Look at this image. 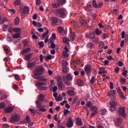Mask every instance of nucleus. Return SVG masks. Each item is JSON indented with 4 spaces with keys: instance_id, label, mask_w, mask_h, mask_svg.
Returning a JSON list of instances; mask_svg holds the SVG:
<instances>
[{
    "instance_id": "obj_55",
    "label": "nucleus",
    "mask_w": 128,
    "mask_h": 128,
    "mask_svg": "<svg viewBox=\"0 0 128 128\" xmlns=\"http://www.w3.org/2000/svg\"><path fill=\"white\" fill-rule=\"evenodd\" d=\"M92 106V103L90 102H88L86 104V106H87V108H90Z\"/></svg>"
},
{
    "instance_id": "obj_62",
    "label": "nucleus",
    "mask_w": 128,
    "mask_h": 128,
    "mask_svg": "<svg viewBox=\"0 0 128 128\" xmlns=\"http://www.w3.org/2000/svg\"><path fill=\"white\" fill-rule=\"evenodd\" d=\"M26 120L27 122H28V123L30 122V116H26Z\"/></svg>"
},
{
    "instance_id": "obj_27",
    "label": "nucleus",
    "mask_w": 128,
    "mask_h": 128,
    "mask_svg": "<svg viewBox=\"0 0 128 128\" xmlns=\"http://www.w3.org/2000/svg\"><path fill=\"white\" fill-rule=\"evenodd\" d=\"M22 4V2H20V0H16L14 2V6H20V4Z\"/></svg>"
},
{
    "instance_id": "obj_5",
    "label": "nucleus",
    "mask_w": 128,
    "mask_h": 128,
    "mask_svg": "<svg viewBox=\"0 0 128 128\" xmlns=\"http://www.w3.org/2000/svg\"><path fill=\"white\" fill-rule=\"evenodd\" d=\"M35 76H42L44 74V68L42 67L38 68L34 72Z\"/></svg>"
},
{
    "instance_id": "obj_47",
    "label": "nucleus",
    "mask_w": 128,
    "mask_h": 128,
    "mask_svg": "<svg viewBox=\"0 0 128 128\" xmlns=\"http://www.w3.org/2000/svg\"><path fill=\"white\" fill-rule=\"evenodd\" d=\"M68 42H70V40H68V38L64 37L63 38V42H64V44H68Z\"/></svg>"
},
{
    "instance_id": "obj_35",
    "label": "nucleus",
    "mask_w": 128,
    "mask_h": 128,
    "mask_svg": "<svg viewBox=\"0 0 128 128\" xmlns=\"http://www.w3.org/2000/svg\"><path fill=\"white\" fill-rule=\"evenodd\" d=\"M96 82V77L94 76H92L91 80H90V84H94Z\"/></svg>"
},
{
    "instance_id": "obj_31",
    "label": "nucleus",
    "mask_w": 128,
    "mask_h": 128,
    "mask_svg": "<svg viewBox=\"0 0 128 128\" xmlns=\"http://www.w3.org/2000/svg\"><path fill=\"white\" fill-rule=\"evenodd\" d=\"M34 78L36 80H40L41 82H42V80H44V78H42V76H34Z\"/></svg>"
},
{
    "instance_id": "obj_32",
    "label": "nucleus",
    "mask_w": 128,
    "mask_h": 128,
    "mask_svg": "<svg viewBox=\"0 0 128 128\" xmlns=\"http://www.w3.org/2000/svg\"><path fill=\"white\" fill-rule=\"evenodd\" d=\"M58 30L59 34H62V32H64V28L62 26H58Z\"/></svg>"
},
{
    "instance_id": "obj_14",
    "label": "nucleus",
    "mask_w": 128,
    "mask_h": 128,
    "mask_svg": "<svg viewBox=\"0 0 128 128\" xmlns=\"http://www.w3.org/2000/svg\"><path fill=\"white\" fill-rule=\"evenodd\" d=\"M36 64V61L32 62H29L28 64V68H35Z\"/></svg>"
},
{
    "instance_id": "obj_17",
    "label": "nucleus",
    "mask_w": 128,
    "mask_h": 128,
    "mask_svg": "<svg viewBox=\"0 0 128 128\" xmlns=\"http://www.w3.org/2000/svg\"><path fill=\"white\" fill-rule=\"evenodd\" d=\"M36 86H38V90L40 88H42L44 86H46V83L44 82H38L36 84Z\"/></svg>"
},
{
    "instance_id": "obj_54",
    "label": "nucleus",
    "mask_w": 128,
    "mask_h": 128,
    "mask_svg": "<svg viewBox=\"0 0 128 128\" xmlns=\"http://www.w3.org/2000/svg\"><path fill=\"white\" fill-rule=\"evenodd\" d=\"M4 52H6L7 54L10 53V50H8V46H5L4 47Z\"/></svg>"
},
{
    "instance_id": "obj_53",
    "label": "nucleus",
    "mask_w": 128,
    "mask_h": 128,
    "mask_svg": "<svg viewBox=\"0 0 128 128\" xmlns=\"http://www.w3.org/2000/svg\"><path fill=\"white\" fill-rule=\"evenodd\" d=\"M56 100L57 102H62V97L59 95L58 98H56Z\"/></svg>"
},
{
    "instance_id": "obj_63",
    "label": "nucleus",
    "mask_w": 128,
    "mask_h": 128,
    "mask_svg": "<svg viewBox=\"0 0 128 128\" xmlns=\"http://www.w3.org/2000/svg\"><path fill=\"white\" fill-rule=\"evenodd\" d=\"M23 44H24V46H28V41L26 40H24Z\"/></svg>"
},
{
    "instance_id": "obj_21",
    "label": "nucleus",
    "mask_w": 128,
    "mask_h": 128,
    "mask_svg": "<svg viewBox=\"0 0 128 128\" xmlns=\"http://www.w3.org/2000/svg\"><path fill=\"white\" fill-rule=\"evenodd\" d=\"M32 24L34 26H36V28H42V25L40 23H38L36 21L32 22Z\"/></svg>"
},
{
    "instance_id": "obj_11",
    "label": "nucleus",
    "mask_w": 128,
    "mask_h": 128,
    "mask_svg": "<svg viewBox=\"0 0 128 128\" xmlns=\"http://www.w3.org/2000/svg\"><path fill=\"white\" fill-rule=\"evenodd\" d=\"M14 110V108L13 107L8 106V107L4 108V112H6V114H10V113L12 112V110Z\"/></svg>"
},
{
    "instance_id": "obj_13",
    "label": "nucleus",
    "mask_w": 128,
    "mask_h": 128,
    "mask_svg": "<svg viewBox=\"0 0 128 128\" xmlns=\"http://www.w3.org/2000/svg\"><path fill=\"white\" fill-rule=\"evenodd\" d=\"M51 22L53 26L54 24H58V18L56 17H54L51 19Z\"/></svg>"
},
{
    "instance_id": "obj_25",
    "label": "nucleus",
    "mask_w": 128,
    "mask_h": 128,
    "mask_svg": "<svg viewBox=\"0 0 128 128\" xmlns=\"http://www.w3.org/2000/svg\"><path fill=\"white\" fill-rule=\"evenodd\" d=\"M30 52V48H27L22 52V54L24 56V54H28Z\"/></svg>"
},
{
    "instance_id": "obj_28",
    "label": "nucleus",
    "mask_w": 128,
    "mask_h": 128,
    "mask_svg": "<svg viewBox=\"0 0 128 128\" xmlns=\"http://www.w3.org/2000/svg\"><path fill=\"white\" fill-rule=\"evenodd\" d=\"M62 70L64 74H66V72H68V70H70L68 69V68L66 67V66L62 67Z\"/></svg>"
},
{
    "instance_id": "obj_34",
    "label": "nucleus",
    "mask_w": 128,
    "mask_h": 128,
    "mask_svg": "<svg viewBox=\"0 0 128 128\" xmlns=\"http://www.w3.org/2000/svg\"><path fill=\"white\" fill-rule=\"evenodd\" d=\"M82 26H86V20H81L80 22Z\"/></svg>"
},
{
    "instance_id": "obj_30",
    "label": "nucleus",
    "mask_w": 128,
    "mask_h": 128,
    "mask_svg": "<svg viewBox=\"0 0 128 128\" xmlns=\"http://www.w3.org/2000/svg\"><path fill=\"white\" fill-rule=\"evenodd\" d=\"M61 62H62V66H64V67L66 66H68V62L67 61H66L64 60H62Z\"/></svg>"
},
{
    "instance_id": "obj_37",
    "label": "nucleus",
    "mask_w": 128,
    "mask_h": 128,
    "mask_svg": "<svg viewBox=\"0 0 128 128\" xmlns=\"http://www.w3.org/2000/svg\"><path fill=\"white\" fill-rule=\"evenodd\" d=\"M75 36L74 32H72L70 34V38L74 40Z\"/></svg>"
},
{
    "instance_id": "obj_8",
    "label": "nucleus",
    "mask_w": 128,
    "mask_h": 128,
    "mask_svg": "<svg viewBox=\"0 0 128 128\" xmlns=\"http://www.w3.org/2000/svg\"><path fill=\"white\" fill-rule=\"evenodd\" d=\"M84 70L86 74H90V72H92V66L88 64L86 65L84 67Z\"/></svg>"
},
{
    "instance_id": "obj_49",
    "label": "nucleus",
    "mask_w": 128,
    "mask_h": 128,
    "mask_svg": "<svg viewBox=\"0 0 128 128\" xmlns=\"http://www.w3.org/2000/svg\"><path fill=\"white\" fill-rule=\"evenodd\" d=\"M95 34H96L97 36H100V34H102V31H100V30H98V28H96L95 30Z\"/></svg>"
},
{
    "instance_id": "obj_44",
    "label": "nucleus",
    "mask_w": 128,
    "mask_h": 128,
    "mask_svg": "<svg viewBox=\"0 0 128 128\" xmlns=\"http://www.w3.org/2000/svg\"><path fill=\"white\" fill-rule=\"evenodd\" d=\"M8 25L6 26V24H4L2 26L3 32H6V30H8Z\"/></svg>"
},
{
    "instance_id": "obj_59",
    "label": "nucleus",
    "mask_w": 128,
    "mask_h": 128,
    "mask_svg": "<svg viewBox=\"0 0 128 128\" xmlns=\"http://www.w3.org/2000/svg\"><path fill=\"white\" fill-rule=\"evenodd\" d=\"M92 40L94 44H98V39L96 38H94V39Z\"/></svg>"
},
{
    "instance_id": "obj_29",
    "label": "nucleus",
    "mask_w": 128,
    "mask_h": 128,
    "mask_svg": "<svg viewBox=\"0 0 128 128\" xmlns=\"http://www.w3.org/2000/svg\"><path fill=\"white\" fill-rule=\"evenodd\" d=\"M58 88L60 90H62V88H64V84H62V82L58 83Z\"/></svg>"
},
{
    "instance_id": "obj_43",
    "label": "nucleus",
    "mask_w": 128,
    "mask_h": 128,
    "mask_svg": "<svg viewBox=\"0 0 128 128\" xmlns=\"http://www.w3.org/2000/svg\"><path fill=\"white\" fill-rule=\"evenodd\" d=\"M13 30L14 32H20L22 30V28H13Z\"/></svg>"
},
{
    "instance_id": "obj_38",
    "label": "nucleus",
    "mask_w": 128,
    "mask_h": 128,
    "mask_svg": "<svg viewBox=\"0 0 128 128\" xmlns=\"http://www.w3.org/2000/svg\"><path fill=\"white\" fill-rule=\"evenodd\" d=\"M48 38H49V36H48L45 39V40H44L45 44H46V42H52V38H50L48 40Z\"/></svg>"
},
{
    "instance_id": "obj_33",
    "label": "nucleus",
    "mask_w": 128,
    "mask_h": 128,
    "mask_svg": "<svg viewBox=\"0 0 128 128\" xmlns=\"http://www.w3.org/2000/svg\"><path fill=\"white\" fill-rule=\"evenodd\" d=\"M116 122L118 124H120L122 122V119L120 117L116 119Z\"/></svg>"
},
{
    "instance_id": "obj_57",
    "label": "nucleus",
    "mask_w": 128,
    "mask_h": 128,
    "mask_svg": "<svg viewBox=\"0 0 128 128\" xmlns=\"http://www.w3.org/2000/svg\"><path fill=\"white\" fill-rule=\"evenodd\" d=\"M64 116H66L68 114H70V112L68 110L65 109L64 111Z\"/></svg>"
},
{
    "instance_id": "obj_42",
    "label": "nucleus",
    "mask_w": 128,
    "mask_h": 128,
    "mask_svg": "<svg viewBox=\"0 0 128 128\" xmlns=\"http://www.w3.org/2000/svg\"><path fill=\"white\" fill-rule=\"evenodd\" d=\"M106 112H108V110H106V108H102L101 110V114L102 115H104L106 114Z\"/></svg>"
},
{
    "instance_id": "obj_7",
    "label": "nucleus",
    "mask_w": 128,
    "mask_h": 128,
    "mask_svg": "<svg viewBox=\"0 0 128 128\" xmlns=\"http://www.w3.org/2000/svg\"><path fill=\"white\" fill-rule=\"evenodd\" d=\"M111 98L113 100H116V90H111L109 91L108 93V96H110Z\"/></svg>"
},
{
    "instance_id": "obj_36",
    "label": "nucleus",
    "mask_w": 128,
    "mask_h": 128,
    "mask_svg": "<svg viewBox=\"0 0 128 128\" xmlns=\"http://www.w3.org/2000/svg\"><path fill=\"white\" fill-rule=\"evenodd\" d=\"M14 24L16 26H18V24H20V18L18 17H16L14 20Z\"/></svg>"
},
{
    "instance_id": "obj_9",
    "label": "nucleus",
    "mask_w": 128,
    "mask_h": 128,
    "mask_svg": "<svg viewBox=\"0 0 128 128\" xmlns=\"http://www.w3.org/2000/svg\"><path fill=\"white\" fill-rule=\"evenodd\" d=\"M67 127L70 128L74 126V122H72V118H69L66 124Z\"/></svg>"
},
{
    "instance_id": "obj_40",
    "label": "nucleus",
    "mask_w": 128,
    "mask_h": 128,
    "mask_svg": "<svg viewBox=\"0 0 128 128\" xmlns=\"http://www.w3.org/2000/svg\"><path fill=\"white\" fill-rule=\"evenodd\" d=\"M122 74L125 76V78H126V74H128V70H126V68H124V71L122 73Z\"/></svg>"
},
{
    "instance_id": "obj_4",
    "label": "nucleus",
    "mask_w": 128,
    "mask_h": 128,
    "mask_svg": "<svg viewBox=\"0 0 128 128\" xmlns=\"http://www.w3.org/2000/svg\"><path fill=\"white\" fill-rule=\"evenodd\" d=\"M118 112L120 116H122L124 118H126L128 116L126 113V107H119Z\"/></svg>"
},
{
    "instance_id": "obj_19",
    "label": "nucleus",
    "mask_w": 128,
    "mask_h": 128,
    "mask_svg": "<svg viewBox=\"0 0 128 128\" xmlns=\"http://www.w3.org/2000/svg\"><path fill=\"white\" fill-rule=\"evenodd\" d=\"M68 94L70 96H74L76 92L74 90H69L68 91Z\"/></svg>"
},
{
    "instance_id": "obj_61",
    "label": "nucleus",
    "mask_w": 128,
    "mask_h": 128,
    "mask_svg": "<svg viewBox=\"0 0 128 128\" xmlns=\"http://www.w3.org/2000/svg\"><path fill=\"white\" fill-rule=\"evenodd\" d=\"M87 8H92V2H90L87 4Z\"/></svg>"
},
{
    "instance_id": "obj_26",
    "label": "nucleus",
    "mask_w": 128,
    "mask_h": 128,
    "mask_svg": "<svg viewBox=\"0 0 128 128\" xmlns=\"http://www.w3.org/2000/svg\"><path fill=\"white\" fill-rule=\"evenodd\" d=\"M14 38H20V33H16L13 34Z\"/></svg>"
},
{
    "instance_id": "obj_23",
    "label": "nucleus",
    "mask_w": 128,
    "mask_h": 128,
    "mask_svg": "<svg viewBox=\"0 0 128 128\" xmlns=\"http://www.w3.org/2000/svg\"><path fill=\"white\" fill-rule=\"evenodd\" d=\"M52 6L54 8H58L60 6V3H52Z\"/></svg>"
},
{
    "instance_id": "obj_3",
    "label": "nucleus",
    "mask_w": 128,
    "mask_h": 128,
    "mask_svg": "<svg viewBox=\"0 0 128 128\" xmlns=\"http://www.w3.org/2000/svg\"><path fill=\"white\" fill-rule=\"evenodd\" d=\"M110 107L109 108L110 110V112H114V110H116V106H118V102H116V100H112L110 104Z\"/></svg>"
},
{
    "instance_id": "obj_22",
    "label": "nucleus",
    "mask_w": 128,
    "mask_h": 128,
    "mask_svg": "<svg viewBox=\"0 0 128 128\" xmlns=\"http://www.w3.org/2000/svg\"><path fill=\"white\" fill-rule=\"evenodd\" d=\"M40 102H44V96L43 94H40L38 96Z\"/></svg>"
},
{
    "instance_id": "obj_46",
    "label": "nucleus",
    "mask_w": 128,
    "mask_h": 128,
    "mask_svg": "<svg viewBox=\"0 0 128 128\" xmlns=\"http://www.w3.org/2000/svg\"><path fill=\"white\" fill-rule=\"evenodd\" d=\"M126 78H120V82H121V84H126Z\"/></svg>"
},
{
    "instance_id": "obj_52",
    "label": "nucleus",
    "mask_w": 128,
    "mask_h": 128,
    "mask_svg": "<svg viewBox=\"0 0 128 128\" xmlns=\"http://www.w3.org/2000/svg\"><path fill=\"white\" fill-rule=\"evenodd\" d=\"M118 94L121 98H122V100H126V98L124 96V92H121L120 93H119Z\"/></svg>"
},
{
    "instance_id": "obj_50",
    "label": "nucleus",
    "mask_w": 128,
    "mask_h": 128,
    "mask_svg": "<svg viewBox=\"0 0 128 128\" xmlns=\"http://www.w3.org/2000/svg\"><path fill=\"white\" fill-rule=\"evenodd\" d=\"M50 83L52 84L50 86V89L52 90V86H54L53 84H54V80H50Z\"/></svg>"
},
{
    "instance_id": "obj_15",
    "label": "nucleus",
    "mask_w": 128,
    "mask_h": 128,
    "mask_svg": "<svg viewBox=\"0 0 128 128\" xmlns=\"http://www.w3.org/2000/svg\"><path fill=\"white\" fill-rule=\"evenodd\" d=\"M76 122L77 124V126H82L83 124L82 122V118H76Z\"/></svg>"
},
{
    "instance_id": "obj_41",
    "label": "nucleus",
    "mask_w": 128,
    "mask_h": 128,
    "mask_svg": "<svg viewBox=\"0 0 128 128\" xmlns=\"http://www.w3.org/2000/svg\"><path fill=\"white\" fill-rule=\"evenodd\" d=\"M77 84H78V86H82V84H84V82H82V81L80 80H77Z\"/></svg>"
},
{
    "instance_id": "obj_2",
    "label": "nucleus",
    "mask_w": 128,
    "mask_h": 128,
    "mask_svg": "<svg viewBox=\"0 0 128 128\" xmlns=\"http://www.w3.org/2000/svg\"><path fill=\"white\" fill-rule=\"evenodd\" d=\"M20 115L18 114H14L11 116L10 120V122L14 123L16 122H20Z\"/></svg>"
},
{
    "instance_id": "obj_18",
    "label": "nucleus",
    "mask_w": 128,
    "mask_h": 128,
    "mask_svg": "<svg viewBox=\"0 0 128 128\" xmlns=\"http://www.w3.org/2000/svg\"><path fill=\"white\" fill-rule=\"evenodd\" d=\"M22 12H24V14H30V9L28 6H24L22 10Z\"/></svg>"
},
{
    "instance_id": "obj_10",
    "label": "nucleus",
    "mask_w": 128,
    "mask_h": 128,
    "mask_svg": "<svg viewBox=\"0 0 128 128\" xmlns=\"http://www.w3.org/2000/svg\"><path fill=\"white\" fill-rule=\"evenodd\" d=\"M56 12L58 14H60V18H64V16H66V14L64 13V10L62 9L56 10Z\"/></svg>"
},
{
    "instance_id": "obj_16",
    "label": "nucleus",
    "mask_w": 128,
    "mask_h": 128,
    "mask_svg": "<svg viewBox=\"0 0 128 128\" xmlns=\"http://www.w3.org/2000/svg\"><path fill=\"white\" fill-rule=\"evenodd\" d=\"M32 54H34V53L30 52L27 54L26 55L24 58L25 60H30V58L32 56Z\"/></svg>"
},
{
    "instance_id": "obj_20",
    "label": "nucleus",
    "mask_w": 128,
    "mask_h": 128,
    "mask_svg": "<svg viewBox=\"0 0 128 128\" xmlns=\"http://www.w3.org/2000/svg\"><path fill=\"white\" fill-rule=\"evenodd\" d=\"M87 38H90V40H94V38H96V35L94 32H91L88 36H87Z\"/></svg>"
},
{
    "instance_id": "obj_1",
    "label": "nucleus",
    "mask_w": 128,
    "mask_h": 128,
    "mask_svg": "<svg viewBox=\"0 0 128 128\" xmlns=\"http://www.w3.org/2000/svg\"><path fill=\"white\" fill-rule=\"evenodd\" d=\"M63 80L64 82L66 84V86H70V84H72V76L70 74H68L66 76H63Z\"/></svg>"
},
{
    "instance_id": "obj_56",
    "label": "nucleus",
    "mask_w": 128,
    "mask_h": 128,
    "mask_svg": "<svg viewBox=\"0 0 128 128\" xmlns=\"http://www.w3.org/2000/svg\"><path fill=\"white\" fill-rule=\"evenodd\" d=\"M93 46L92 43L89 42L87 44L86 48H92Z\"/></svg>"
},
{
    "instance_id": "obj_6",
    "label": "nucleus",
    "mask_w": 128,
    "mask_h": 128,
    "mask_svg": "<svg viewBox=\"0 0 128 128\" xmlns=\"http://www.w3.org/2000/svg\"><path fill=\"white\" fill-rule=\"evenodd\" d=\"M64 50L62 52V58H68V56H70V54H68V52H70V50H68V46H66L64 48Z\"/></svg>"
},
{
    "instance_id": "obj_12",
    "label": "nucleus",
    "mask_w": 128,
    "mask_h": 128,
    "mask_svg": "<svg viewBox=\"0 0 128 128\" xmlns=\"http://www.w3.org/2000/svg\"><path fill=\"white\" fill-rule=\"evenodd\" d=\"M37 108H40V112H46V109L44 108H46V106H42V104H38V106H37Z\"/></svg>"
},
{
    "instance_id": "obj_58",
    "label": "nucleus",
    "mask_w": 128,
    "mask_h": 128,
    "mask_svg": "<svg viewBox=\"0 0 128 128\" xmlns=\"http://www.w3.org/2000/svg\"><path fill=\"white\" fill-rule=\"evenodd\" d=\"M39 90H48V87L43 86L42 87L40 88Z\"/></svg>"
},
{
    "instance_id": "obj_60",
    "label": "nucleus",
    "mask_w": 128,
    "mask_h": 128,
    "mask_svg": "<svg viewBox=\"0 0 128 128\" xmlns=\"http://www.w3.org/2000/svg\"><path fill=\"white\" fill-rule=\"evenodd\" d=\"M6 107V104L4 102L0 103V108H4Z\"/></svg>"
},
{
    "instance_id": "obj_24",
    "label": "nucleus",
    "mask_w": 128,
    "mask_h": 128,
    "mask_svg": "<svg viewBox=\"0 0 128 128\" xmlns=\"http://www.w3.org/2000/svg\"><path fill=\"white\" fill-rule=\"evenodd\" d=\"M90 110L92 112H98V107L96 106H92L90 108Z\"/></svg>"
},
{
    "instance_id": "obj_48",
    "label": "nucleus",
    "mask_w": 128,
    "mask_h": 128,
    "mask_svg": "<svg viewBox=\"0 0 128 128\" xmlns=\"http://www.w3.org/2000/svg\"><path fill=\"white\" fill-rule=\"evenodd\" d=\"M48 34V30H47L46 32L42 34V38H46Z\"/></svg>"
},
{
    "instance_id": "obj_64",
    "label": "nucleus",
    "mask_w": 128,
    "mask_h": 128,
    "mask_svg": "<svg viewBox=\"0 0 128 128\" xmlns=\"http://www.w3.org/2000/svg\"><path fill=\"white\" fill-rule=\"evenodd\" d=\"M2 126L4 128H10L8 124H3Z\"/></svg>"
},
{
    "instance_id": "obj_51",
    "label": "nucleus",
    "mask_w": 128,
    "mask_h": 128,
    "mask_svg": "<svg viewBox=\"0 0 128 128\" xmlns=\"http://www.w3.org/2000/svg\"><path fill=\"white\" fill-rule=\"evenodd\" d=\"M56 80L58 82V83L62 82V79L60 76H58L57 77Z\"/></svg>"
},
{
    "instance_id": "obj_45",
    "label": "nucleus",
    "mask_w": 128,
    "mask_h": 128,
    "mask_svg": "<svg viewBox=\"0 0 128 128\" xmlns=\"http://www.w3.org/2000/svg\"><path fill=\"white\" fill-rule=\"evenodd\" d=\"M7 38L8 42H12V40H14L12 38V36H10V34H7Z\"/></svg>"
},
{
    "instance_id": "obj_39",
    "label": "nucleus",
    "mask_w": 128,
    "mask_h": 128,
    "mask_svg": "<svg viewBox=\"0 0 128 128\" xmlns=\"http://www.w3.org/2000/svg\"><path fill=\"white\" fill-rule=\"evenodd\" d=\"M92 6L95 8H98V4H96V0H92Z\"/></svg>"
}]
</instances>
